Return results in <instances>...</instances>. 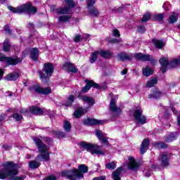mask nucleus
I'll return each instance as SVG.
<instances>
[{"label": "nucleus", "mask_w": 180, "mask_h": 180, "mask_svg": "<svg viewBox=\"0 0 180 180\" xmlns=\"http://www.w3.org/2000/svg\"><path fill=\"white\" fill-rule=\"evenodd\" d=\"M118 58H120V60H122V61H127L131 60V56L127 53H120L118 54Z\"/></svg>", "instance_id": "33"}, {"label": "nucleus", "mask_w": 180, "mask_h": 180, "mask_svg": "<svg viewBox=\"0 0 180 180\" xmlns=\"http://www.w3.org/2000/svg\"><path fill=\"white\" fill-rule=\"evenodd\" d=\"M0 61H4L7 65H17V64L22 63L20 58L6 57L4 53H0Z\"/></svg>", "instance_id": "9"}, {"label": "nucleus", "mask_w": 180, "mask_h": 180, "mask_svg": "<svg viewBox=\"0 0 180 180\" xmlns=\"http://www.w3.org/2000/svg\"><path fill=\"white\" fill-rule=\"evenodd\" d=\"M82 99L84 103L88 105L89 108H91V106L95 105V99H94L92 97L85 96L82 98Z\"/></svg>", "instance_id": "25"}, {"label": "nucleus", "mask_w": 180, "mask_h": 180, "mask_svg": "<svg viewBox=\"0 0 180 180\" xmlns=\"http://www.w3.org/2000/svg\"><path fill=\"white\" fill-rule=\"evenodd\" d=\"M13 119H15L17 122H19L23 119V116L18 113H14L13 115Z\"/></svg>", "instance_id": "45"}, {"label": "nucleus", "mask_w": 180, "mask_h": 180, "mask_svg": "<svg viewBox=\"0 0 180 180\" xmlns=\"http://www.w3.org/2000/svg\"><path fill=\"white\" fill-rule=\"evenodd\" d=\"M155 146L158 147V148H165V147H167V145L162 142H160L158 143H155Z\"/></svg>", "instance_id": "46"}, {"label": "nucleus", "mask_w": 180, "mask_h": 180, "mask_svg": "<svg viewBox=\"0 0 180 180\" xmlns=\"http://www.w3.org/2000/svg\"><path fill=\"white\" fill-rule=\"evenodd\" d=\"M99 56L103 57V58H110L112 57V52L109 51H98Z\"/></svg>", "instance_id": "31"}, {"label": "nucleus", "mask_w": 180, "mask_h": 180, "mask_svg": "<svg viewBox=\"0 0 180 180\" xmlns=\"http://www.w3.org/2000/svg\"><path fill=\"white\" fill-rule=\"evenodd\" d=\"M112 34V36H114V37H120V33L119 32V30H113Z\"/></svg>", "instance_id": "48"}, {"label": "nucleus", "mask_w": 180, "mask_h": 180, "mask_svg": "<svg viewBox=\"0 0 180 180\" xmlns=\"http://www.w3.org/2000/svg\"><path fill=\"white\" fill-rule=\"evenodd\" d=\"M44 71L45 73H43L42 71H39V77L41 79H47L53 75V71H54V65L52 63H47L44 64Z\"/></svg>", "instance_id": "7"}, {"label": "nucleus", "mask_w": 180, "mask_h": 180, "mask_svg": "<svg viewBox=\"0 0 180 180\" xmlns=\"http://www.w3.org/2000/svg\"><path fill=\"white\" fill-rule=\"evenodd\" d=\"M162 8L165 9V11H169V8H171V5L169 2L164 3Z\"/></svg>", "instance_id": "47"}, {"label": "nucleus", "mask_w": 180, "mask_h": 180, "mask_svg": "<svg viewBox=\"0 0 180 180\" xmlns=\"http://www.w3.org/2000/svg\"><path fill=\"white\" fill-rule=\"evenodd\" d=\"M153 18H155V20H158L159 22H162L164 19V14H155L153 15Z\"/></svg>", "instance_id": "42"}, {"label": "nucleus", "mask_w": 180, "mask_h": 180, "mask_svg": "<svg viewBox=\"0 0 180 180\" xmlns=\"http://www.w3.org/2000/svg\"><path fill=\"white\" fill-rule=\"evenodd\" d=\"M178 138V134L176 132L171 133L168 136H165V141L166 143H171L174 140H176Z\"/></svg>", "instance_id": "28"}, {"label": "nucleus", "mask_w": 180, "mask_h": 180, "mask_svg": "<svg viewBox=\"0 0 180 180\" xmlns=\"http://www.w3.org/2000/svg\"><path fill=\"white\" fill-rule=\"evenodd\" d=\"M127 74V69L124 70L122 71V75H126Z\"/></svg>", "instance_id": "58"}, {"label": "nucleus", "mask_w": 180, "mask_h": 180, "mask_svg": "<svg viewBox=\"0 0 180 180\" xmlns=\"http://www.w3.org/2000/svg\"><path fill=\"white\" fill-rule=\"evenodd\" d=\"M134 117L137 124H146L147 123V118L143 115V110L140 108L134 110Z\"/></svg>", "instance_id": "8"}, {"label": "nucleus", "mask_w": 180, "mask_h": 180, "mask_svg": "<svg viewBox=\"0 0 180 180\" xmlns=\"http://www.w3.org/2000/svg\"><path fill=\"white\" fill-rule=\"evenodd\" d=\"M3 148H4V150H11V146L8 145H4Z\"/></svg>", "instance_id": "56"}, {"label": "nucleus", "mask_w": 180, "mask_h": 180, "mask_svg": "<svg viewBox=\"0 0 180 180\" xmlns=\"http://www.w3.org/2000/svg\"><path fill=\"white\" fill-rule=\"evenodd\" d=\"M137 30L139 33H144V32H146V27L143 25H140L138 27Z\"/></svg>", "instance_id": "49"}, {"label": "nucleus", "mask_w": 180, "mask_h": 180, "mask_svg": "<svg viewBox=\"0 0 180 180\" xmlns=\"http://www.w3.org/2000/svg\"><path fill=\"white\" fill-rule=\"evenodd\" d=\"M64 136H65L64 132L59 133V137H64Z\"/></svg>", "instance_id": "60"}, {"label": "nucleus", "mask_w": 180, "mask_h": 180, "mask_svg": "<svg viewBox=\"0 0 180 180\" xmlns=\"http://www.w3.org/2000/svg\"><path fill=\"white\" fill-rule=\"evenodd\" d=\"M18 78H19V73H18L16 72L9 73L4 77V79L6 81H16V79H18Z\"/></svg>", "instance_id": "22"}, {"label": "nucleus", "mask_w": 180, "mask_h": 180, "mask_svg": "<svg viewBox=\"0 0 180 180\" xmlns=\"http://www.w3.org/2000/svg\"><path fill=\"white\" fill-rule=\"evenodd\" d=\"M106 179V177L102 176H100V177H96L94 179H93V180H105Z\"/></svg>", "instance_id": "53"}, {"label": "nucleus", "mask_w": 180, "mask_h": 180, "mask_svg": "<svg viewBox=\"0 0 180 180\" xmlns=\"http://www.w3.org/2000/svg\"><path fill=\"white\" fill-rule=\"evenodd\" d=\"M79 146L84 150H86L91 154H96V155H105V150H101V147L98 145H92L87 142H81Z\"/></svg>", "instance_id": "4"}, {"label": "nucleus", "mask_w": 180, "mask_h": 180, "mask_svg": "<svg viewBox=\"0 0 180 180\" xmlns=\"http://www.w3.org/2000/svg\"><path fill=\"white\" fill-rule=\"evenodd\" d=\"M74 101H75V96L72 95L69 96L67 102L65 103V105L71 106Z\"/></svg>", "instance_id": "38"}, {"label": "nucleus", "mask_w": 180, "mask_h": 180, "mask_svg": "<svg viewBox=\"0 0 180 180\" xmlns=\"http://www.w3.org/2000/svg\"><path fill=\"white\" fill-rule=\"evenodd\" d=\"M30 58L33 61H37L39 58V50L37 48H32L30 50Z\"/></svg>", "instance_id": "23"}, {"label": "nucleus", "mask_w": 180, "mask_h": 180, "mask_svg": "<svg viewBox=\"0 0 180 180\" xmlns=\"http://www.w3.org/2000/svg\"><path fill=\"white\" fill-rule=\"evenodd\" d=\"M85 82L86 85L82 89V92H88V91L91 89V86L96 89L99 88V85H98V84L95 83L94 81L86 80Z\"/></svg>", "instance_id": "16"}, {"label": "nucleus", "mask_w": 180, "mask_h": 180, "mask_svg": "<svg viewBox=\"0 0 180 180\" xmlns=\"http://www.w3.org/2000/svg\"><path fill=\"white\" fill-rule=\"evenodd\" d=\"M119 41H120V40H118V39L112 40V43H119Z\"/></svg>", "instance_id": "62"}, {"label": "nucleus", "mask_w": 180, "mask_h": 180, "mask_svg": "<svg viewBox=\"0 0 180 180\" xmlns=\"http://www.w3.org/2000/svg\"><path fill=\"white\" fill-rule=\"evenodd\" d=\"M63 128L65 131H70L71 123H70L68 121H65L63 123Z\"/></svg>", "instance_id": "40"}, {"label": "nucleus", "mask_w": 180, "mask_h": 180, "mask_svg": "<svg viewBox=\"0 0 180 180\" xmlns=\"http://www.w3.org/2000/svg\"><path fill=\"white\" fill-rule=\"evenodd\" d=\"M4 168L0 170V179H6L10 176L11 180H25L26 176H17L18 175V165L12 162H6L3 163Z\"/></svg>", "instance_id": "1"}, {"label": "nucleus", "mask_w": 180, "mask_h": 180, "mask_svg": "<svg viewBox=\"0 0 180 180\" xmlns=\"http://www.w3.org/2000/svg\"><path fill=\"white\" fill-rule=\"evenodd\" d=\"M178 16H179L178 13H175V12L171 13V15L169 16V19H168L169 23L172 24L178 22Z\"/></svg>", "instance_id": "29"}, {"label": "nucleus", "mask_w": 180, "mask_h": 180, "mask_svg": "<svg viewBox=\"0 0 180 180\" xmlns=\"http://www.w3.org/2000/svg\"><path fill=\"white\" fill-rule=\"evenodd\" d=\"M154 72V70L151 69V68L147 66L146 68L143 69V75L145 77H150Z\"/></svg>", "instance_id": "32"}, {"label": "nucleus", "mask_w": 180, "mask_h": 180, "mask_svg": "<svg viewBox=\"0 0 180 180\" xmlns=\"http://www.w3.org/2000/svg\"><path fill=\"white\" fill-rule=\"evenodd\" d=\"M31 92H37V94H41L42 95H49L51 94V89L49 87L41 88L40 85H35L30 88Z\"/></svg>", "instance_id": "11"}, {"label": "nucleus", "mask_w": 180, "mask_h": 180, "mask_svg": "<svg viewBox=\"0 0 180 180\" xmlns=\"http://www.w3.org/2000/svg\"><path fill=\"white\" fill-rule=\"evenodd\" d=\"M8 9L13 12V13H23V12H27V13H36L37 12V8L32 6V4H24L20 7L13 8L8 6Z\"/></svg>", "instance_id": "5"}, {"label": "nucleus", "mask_w": 180, "mask_h": 180, "mask_svg": "<svg viewBox=\"0 0 180 180\" xmlns=\"http://www.w3.org/2000/svg\"><path fill=\"white\" fill-rule=\"evenodd\" d=\"M98 56H99V51H95L94 53H91V56L89 58V61L91 63V64H94V63H95V61H96V60H98Z\"/></svg>", "instance_id": "34"}, {"label": "nucleus", "mask_w": 180, "mask_h": 180, "mask_svg": "<svg viewBox=\"0 0 180 180\" xmlns=\"http://www.w3.org/2000/svg\"><path fill=\"white\" fill-rule=\"evenodd\" d=\"M173 112L174 113V115L176 113V110H175V108H172Z\"/></svg>", "instance_id": "63"}, {"label": "nucleus", "mask_w": 180, "mask_h": 180, "mask_svg": "<svg viewBox=\"0 0 180 180\" xmlns=\"http://www.w3.org/2000/svg\"><path fill=\"white\" fill-rule=\"evenodd\" d=\"M27 27L30 28V29H33V27H34V26L33 25V23H29Z\"/></svg>", "instance_id": "57"}, {"label": "nucleus", "mask_w": 180, "mask_h": 180, "mask_svg": "<svg viewBox=\"0 0 180 180\" xmlns=\"http://www.w3.org/2000/svg\"><path fill=\"white\" fill-rule=\"evenodd\" d=\"M160 63L162 66V72H165L167 71V68H175L176 67H178L180 64V60L174 59L172 62H169L167 58H162L160 60Z\"/></svg>", "instance_id": "6"}, {"label": "nucleus", "mask_w": 180, "mask_h": 180, "mask_svg": "<svg viewBox=\"0 0 180 180\" xmlns=\"http://www.w3.org/2000/svg\"><path fill=\"white\" fill-rule=\"evenodd\" d=\"M56 176L51 175L45 179V180H56Z\"/></svg>", "instance_id": "50"}, {"label": "nucleus", "mask_w": 180, "mask_h": 180, "mask_svg": "<svg viewBox=\"0 0 180 180\" xmlns=\"http://www.w3.org/2000/svg\"><path fill=\"white\" fill-rule=\"evenodd\" d=\"M158 81L157 80V78H153L150 80H148L146 83L147 88H151L154 85H155Z\"/></svg>", "instance_id": "36"}, {"label": "nucleus", "mask_w": 180, "mask_h": 180, "mask_svg": "<svg viewBox=\"0 0 180 180\" xmlns=\"http://www.w3.org/2000/svg\"><path fill=\"white\" fill-rule=\"evenodd\" d=\"M79 40H81V36L77 35V36L75 37V43H78V41H79Z\"/></svg>", "instance_id": "54"}, {"label": "nucleus", "mask_w": 180, "mask_h": 180, "mask_svg": "<svg viewBox=\"0 0 180 180\" xmlns=\"http://www.w3.org/2000/svg\"><path fill=\"white\" fill-rule=\"evenodd\" d=\"M152 43L154 44V46L156 47V49H162L164 46H165V42L162 41V40L159 39H153Z\"/></svg>", "instance_id": "30"}, {"label": "nucleus", "mask_w": 180, "mask_h": 180, "mask_svg": "<svg viewBox=\"0 0 180 180\" xmlns=\"http://www.w3.org/2000/svg\"><path fill=\"white\" fill-rule=\"evenodd\" d=\"M110 110L116 113L117 116H119V115L122 113V110L120 108H117L116 101L113 98L111 99L110 103Z\"/></svg>", "instance_id": "17"}, {"label": "nucleus", "mask_w": 180, "mask_h": 180, "mask_svg": "<svg viewBox=\"0 0 180 180\" xmlns=\"http://www.w3.org/2000/svg\"><path fill=\"white\" fill-rule=\"evenodd\" d=\"M86 112H88L87 108L84 109L82 108H79L75 111L74 116H75V117H77L78 119L81 116H82V115H84V113H86Z\"/></svg>", "instance_id": "27"}, {"label": "nucleus", "mask_w": 180, "mask_h": 180, "mask_svg": "<svg viewBox=\"0 0 180 180\" xmlns=\"http://www.w3.org/2000/svg\"><path fill=\"white\" fill-rule=\"evenodd\" d=\"M88 172V167L85 165H80L78 169H73L70 171H65L62 172L63 176H67L68 179L77 180L84 178V174Z\"/></svg>", "instance_id": "2"}, {"label": "nucleus", "mask_w": 180, "mask_h": 180, "mask_svg": "<svg viewBox=\"0 0 180 180\" xmlns=\"http://www.w3.org/2000/svg\"><path fill=\"white\" fill-rule=\"evenodd\" d=\"M150 18H151V13H146L143 15L141 22H148V20H150Z\"/></svg>", "instance_id": "41"}, {"label": "nucleus", "mask_w": 180, "mask_h": 180, "mask_svg": "<svg viewBox=\"0 0 180 180\" xmlns=\"http://www.w3.org/2000/svg\"><path fill=\"white\" fill-rule=\"evenodd\" d=\"M4 51H9L11 50V44H9V39H6L3 46Z\"/></svg>", "instance_id": "35"}, {"label": "nucleus", "mask_w": 180, "mask_h": 180, "mask_svg": "<svg viewBox=\"0 0 180 180\" xmlns=\"http://www.w3.org/2000/svg\"><path fill=\"white\" fill-rule=\"evenodd\" d=\"M4 72L2 69H0V81L2 79V77H4Z\"/></svg>", "instance_id": "55"}, {"label": "nucleus", "mask_w": 180, "mask_h": 180, "mask_svg": "<svg viewBox=\"0 0 180 180\" xmlns=\"http://www.w3.org/2000/svg\"><path fill=\"white\" fill-rule=\"evenodd\" d=\"M127 167L129 171H134V172H136L139 171V168H140V164L136 161L134 158L129 156L128 158Z\"/></svg>", "instance_id": "12"}, {"label": "nucleus", "mask_w": 180, "mask_h": 180, "mask_svg": "<svg viewBox=\"0 0 180 180\" xmlns=\"http://www.w3.org/2000/svg\"><path fill=\"white\" fill-rule=\"evenodd\" d=\"M96 136L101 143L108 145V137H106V134L102 133V131L96 130Z\"/></svg>", "instance_id": "19"}, {"label": "nucleus", "mask_w": 180, "mask_h": 180, "mask_svg": "<svg viewBox=\"0 0 180 180\" xmlns=\"http://www.w3.org/2000/svg\"><path fill=\"white\" fill-rule=\"evenodd\" d=\"M4 116H5V115L0 116V122H2V120H4L5 119Z\"/></svg>", "instance_id": "59"}, {"label": "nucleus", "mask_w": 180, "mask_h": 180, "mask_svg": "<svg viewBox=\"0 0 180 180\" xmlns=\"http://www.w3.org/2000/svg\"><path fill=\"white\" fill-rule=\"evenodd\" d=\"M26 158H27V160H30V155H27V156H26Z\"/></svg>", "instance_id": "64"}, {"label": "nucleus", "mask_w": 180, "mask_h": 180, "mask_svg": "<svg viewBox=\"0 0 180 180\" xmlns=\"http://www.w3.org/2000/svg\"><path fill=\"white\" fill-rule=\"evenodd\" d=\"M108 120H95L93 118H87L83 121L84 124H86L87 126L92 125H98V124H103L107 123Z\"/></svg>", "instance_id": "15"}, {"label": "nucleus", "mask_w": 180, "mask_h": 180, "mask_svg": "<svg viewBox=\"0 0 180 180\" xmlns=\"http://www.w3.org/2000/svg\"><path fill=\"white\" fill-rule=\"evenodd\" d=\"M63 69L68 72H78V69L74 66V64L66 63L63 65Z\"/></svg>", "instance_id": "20"}, {"label": "nucleus", "mask_w": 180, "mask_h": 180, "mask_svg": "<svg viewBox=\"0 0 180 180\" xmlns=\"http://www.w3.org/2000/svg\"><path fill=\"white\" fill-rule=\"evenodd\" d=\"M29 165L30 168L32 169H36V168H39V167H40V162L33 160L29 163Z\"/></svg>", "instance_id": "37"}, {"label": "nucleus", "mask_w": 180, "mask_h": 180, "mask_svg": "<svg viewBox=\"0 0 180 180\" xmlns=\"http://www.w3.org/2000/svg\"><path fill=\"white\" fill-rule=\"evenodd\" d=\"M105 167L108 169H115L116 168V164L114 162L106 164Z\"/></svg>", "instance_id": "43"}, {"label": "nucleus", "mask_w": 180, "mask_h": 180, "mask_svg": "<svg viewBox=\"0 0 180 180\" xmlns=\"http://www.w3.org/2000/svg\"><path fill=\"white\" fill-rule=\"evenodd\" d=\"M135 58L141 61H150L152 64H155V60L153 58V56L148 54H143L141 53H135Z\"/></svg>", "instance_id": "13"}, {"label": "nucleus", "mask_w": 180, "mask_h": 180, "mask_svg": "<svg viewBox=\"0 0 180 180\" xmlns=\"http://www.w3.org/2000/svg\"><path fill=\"white\" fill-rule=\"evenodd\" d=\"M177 123H178L179 126H180V115L179 117H177Z\"/></svg>", "instance_id": "61"}, {"label": "nucleus", "mask_w": 180, "mask_h": 180, "mask_svg": "<svg viewBox=\"0 0 180 180\" xmlns=\"http://www.w3.org/2000/svg\"><path fill=\"white\" fill-rule=\"evenodd\" d=\"M30 112L32 115H49V112H46V110H41L38 107H34L32 106L30 108Z\"/></svg>", "instance_id": "18"}, {"label": "nucleus", "mask_w": 180, "mask_h": 180, "mask_svg": "<svg viewBox=\"0 0 180 180\" xmlns=\"http://www.w3.org/2000/svg\"><path fill=\"white\" fill-rule=\"evenodd\" d=\"M160 96H161V92L160 91H156L155 93H153V94H150L149 95V98H154L155 99H158V98H160Z\"/></svg>", "instance_id": "44"}, {"label": "nucleus", "mask_w": 180, "mask_h": 180, "mask_svg": "<svg viewBox=\"0 0 180 180\" xmlns=\"http://www.w3.org/2000/svg\"><path fill=\"white\" fill-rule=\"evenodd\" d=\"M122 171H123V169L122 167H118L116 171L112 173V179L121 180L120 178H122Z\"/></svg>", "instance_id": "26"}, {"label": "nucleus", "mask_w": 180, "mask_h": 180, "mask_svg": "<svg viewBox=\"0 0 180 180\" xmlns=\"http://www.w3.org/2000/svg\"><path fill=\"white\" fill-rule=\"evenodd\" d=\"M159 161L160 162V165L162 167H168L169 165V158H168V155L165 154L160 156Z\"/></svg>", "instance_id": "21"}, {"label": "nucleus", "mask_w": 180, "mask_h": 180, "mask_svg": "<svg viewBox=\"0 0 180 180\" xmlns=\"http://www.w3.org/2000/svg\"><path fill=\"white\" fill-rule=\"evenodd\" d=\"M33 140L38 148L39 153H41L37 156V160H39V161H49L50 160L49 147L44 145L39 138H34Z\"/></svg>", "instance_id": "3"}, {"label": "nucleus", "mask_w": 180, "mask_h": 180, "mask_svg": "<svg viewBox=\"0 0 180 180\" xmlns=\"http://www.w3.org/2000/svg\"><path fill=\"white\" fill-rule=\"evenodd\" d=\"M150 143V141H148V139H145L141 143V154H144L148 150V144Z\"/></svg>", "instance_id": "24"}, {"label": "nucleus", "mask_w": 180, "mask_h": 180, "mask_svg": "<svg viewBox=\"0 0 180 180\" xmlns=\"http://www.w3.org/2000/svg\"><path fill=\"white\" fill-rule=\"evenodd\" d=\"M65 4L69 6V8H57L56 13L58 15H65L71 12L70 8H74L75 6V3L72 0H65Z\"/></svg>", "instance_id": "10"}, {"label": "nucleus", "mask_w": 180, "mask_h": 180, "mask_svg": "<svg viewBox=\"0 0 180 180\" xmlns=\"http://www.w3.org/2000/svg\"><path fill=\"white\" fill-rule=\"evenodd\" d=\"M4 30L8 34L11 33V30L9 29V27L8 25L4 26Z\"/></svg>", "instance_id": "52"}, {"label": "nucleus", "mask_w": 180, "mask_h": 180, "mask_svg": "<svg viewBox=\"0 0 180 180\" xmlns=\"http://www.w3.org/2000/svg\"><path fill=\"white\" fill-rule=\"evenodd\" d=\"M86 2L89 15H91V16H98V15H99V12L94 6V5H95L96 0H87Z\"/></svg>", "instance_id": "14"}, {"label": "nucleus", "mask_w": 180, "mask_h": 180, "mask_svg": "<svg viewBox=\"0 0 180 180\" xmlns=\"http://www.w3.org/2000/svg\"><path fill=\"white\" fill-rule=\"evenodd\" d=\"M20 113H22V115H27L29 113V110H27V109H22L20 110Z\"/></svg>", "instance_id": "51"}, {"label": "nucleus", "mask_w": 180, "mask_h": 180, "mask_svg": "<svg viewBox=\"0 0 180 180\" xmlns=\"http://www.w3.org/2000/svg\"><path fill=\"white\" fill-rule=\"evenodd\" d=\"M71 19V15H61L59 17V22H68Z\"/></svg>", "instance_id": "39"}]
</instances>
